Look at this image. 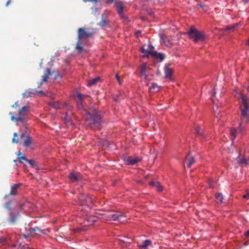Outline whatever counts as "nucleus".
I'll return each instance as SVG.
<instances>
[{
    "mask_svg": "<svg viewBox=\"0 0 249 249\" xmlns=\"http://www.w3.org/2000/svg\"><path fill=\"white\" fill-rule=\"evenodd\" d=\"M243 197L246 199H249V193H247L246 195L243 196Z\"/></svg>",
    "mask_w": 249,
    "mask_h": 249,
    "instance_id": "nucleus-49",
    "label": "nucleus"
},
{
    "mask_svg": "<svg viewBox=\"0 0 249 249\" xmlns=\"http://www.w3.org/2000/svg\"><path fill=\"white\" fill-rule=\"evenodd\" d=\"M245 235L246 236V237H248L249 236V230L247 231L245 233Z\"/></svg>",
    "mask_w": 249,
    "mask_h": 249,
    "instance_id": "nucleus-51",
    "label": "nucleus"
},
{
    "mask_svg": "<svg viewBox=\"0 0 249 249\" xmlns=\"http://www.w3.org/2000/svg\"><path fill=\"white\" fill-rule=\"evenodd\" d=\"M25 136V133H22L20 134V139H22V138H23Z\"/></svg>",
    "mask_w": 249,
    "mask_h": 249,
    "instance_id": "nucleus-53",
    "label": "nucleus"
},
{
    "mask_svg": "<svg viewBox=\"0 0 249 249\" xmlns=\"http://www.w3.org/2000/svg\"><path fill=\"white\" fill-rule=\"evenodd\" d=\"M18 102L17 101L15 103V104L12 106V107L13 108H16L17 107H18Z\"/></svg>",
    "mask_w": 249,
    "mask_h": 249,
    "instance_id": "nucleus-46",
    "label": "nucleus"
},
{
    "mask_svg": "<svg viewBox=\"0 0 249 249\" xmlns=\"http://www.w3.org/2000/svg\"><path fill=\"white\" fill-rule=\"evenodd\" d=\"M150 88L155 91H157L159 90L160 87L156 83H152Z\"/></svg>",
    "mask_w": 249,
    "mask_h": 249,
    "instance_id": "nucleus-34",
    "label": "nucleus"
},
{
    "mask_svg": "<svg viewBox=\"0 0 249 249\" xmlns=\"http://www.w3.org/2000/svg\"><path fill=\"white\" fill-rule=\"evenodd\" d=\"M28 162L33 168H37L38 167L37 163L34 160H29Z\"/></svg>",
    "mask_w": 249,
    "mask_h": 249,
    "instance_id": "nucleus-31",
    "label": "nucleus"
},
{
    "mask_svg": "<svg viewBox=\"0 0 249 249\" xmlns=\"http://www.w3.org/2000/svg\"><path fill=\"white\" fill-rule=\"evenodd\" d=\"M86 124L93 130L99 129L102 123V116L100 112L94 110L89 113L86 118Z\"/></svg>",
    "mask_w": 249,
    "mask_h": 249,
    "instance_id": "nucleus-2",
    "label": "nucleus"
},
{
    "mask_svg": "<svg viewBox=\"0 0 249 249\" xmlns=\"http://www.w3.org/2000/svg\"><path fill=\"white\" fill-rule=\"evenodd\" d=\"M160 182L157 181H151L149 183L150 186L152 187L156 188V187L158 185Z\"/></svg>",
    "mask_w": 249,
    "mask_h": 249,
    "instance_id": "nucleus-41",
    "label": "nucleus"
},
{
    "mask_svg": "<svg viewBox=\"0 0 249 249\" xmlns=\"http://www.w3.org/2000/svg\"><path fill=\"white\" fill-rule=\"evenodd\" d=\"M138 34H140V33H141V31H138Z\"/></svg>",
    "mask_w": 249,
    "mask_h": 249,
    "instance_id": "nucleus-61",
    "label": "nucleus"
},
{
    "mask_svg": "<svg viewBox=\"0 0 249 249\" xmlns=\"http://www.w3.org/2000/svg\"><path fill=\"white\" fill-rule=\"evenodd\" d=\"M236 160L238 163L240 165H245L246 159L244 157H238L236 158Z\"/></svg>",
    "mask_w": 249,
    "mask_h": 249,
    "instance_id": "nucleus-28",
    "label": "nucleus"
},
{
    "mask_svg": "<svg viewBox=\"0 0 249 249\" xmlns=\"http://www.w3.org/2000/svg\"><path fill=\"white\" fill-rule=\"evenodd\" d=\"M138 34H140V33H141V31H138Z\"/></svg>",
    "mask_w": 249,
    "mask_h": 249,
    "instance_id": "nucleus-60",
    "label": "nucleus"
},
{
    "mask_svg": "<svg viewBox=\"0 0 249 249\" xmlns=\"http://www.w3.org/2000/svg\"><path fill=\"white\" fill-rule=\"evenodd\" d=\"M141 160V159L138 157H128L124 159V161L127 165H134Z\"/></svg>",
    "mask_w": 249,
    "mask_h": 249,
    "instance_id": "nucleus-12",
    "label": "nucleus"
},
{
    "mask_svg": "<svg viewBox=\"0 0 249 249\" xmlns=\"http://www.w3.org/2000/svg\"><path fill=\"white\" fill-rule=\"evenodd\" d=\"M29 232L30 234H32L33 233L38 231V233L36 234H47L48 232H49V230L48 229L45 230H41L38 227H36L35 228H30L29 229Z\"/></svg>",
    "mask_w": 249,
    "mask_h": 249,
    "instance_id": "nucleus-15",
    "label": "nucleus"
},
{
    "mask_svg": "<svg viewBox=\"0 0 249 249\" xmlns=\"http://www.w3.org/2000/svg\"><path fill=\"white\" fill-rule=\"evenodd\" d=\"M128 240L129 239L127 238H125L124 240H120V245L122 246H123L124 247H127V245L128 244H129V242L126 240Z\"/></svg>",
    "mask_w": 249,
    "mask_h": 249,
    "instance_id": "nucleus-29",
    "label": "nucleus"
},
{
    "mask_svg": "<svg viewBox=\"0 0 249 249\" xmlns=\"http://www.w3.org/2000/svg\"><path fill=\"white\" fill-rule=\"evenodd\" d=\"M32 92L29 90H25L23 93L22 96L24 98H28L31 96Z\"/></svg>",
    "mask_w": 249,
    "mask_h": 249,
    "instance_id": "nucleus-38",
    "label": "nucleus"
},
{
    "mask_svg": "<svg viewBox=\"0 0 249 249\" xmlns=\"http://www.w3.org/2000/svg\"><path fill=\"white\" fill-rule=\"evenodd\" d=\"M37 93L38 94H42V95L45 94L44 92L42 90H39L37 92Z\"/></svg>",
    "mask_w": 249,
    "mask_h": 249,
    "instance_id": "nucleus-50",
    "label": "nucleus"
},
{
    "mask_svg": "<svg viewBox=\"0 0 249 249\" xmlns=\"http://www.w3.org/2000/svg\"><path fill=\"white\" fill-rule=\"evenodd\" d=\"M80 42H78L76 44L75 49L78 51L80 53H81L83 50V47L80 44Z\"/></svg>",
    "mask_w": 249,
    "mask_h": 249,
    "instance_id": "nucleus-37",
    "label": "nucleus"
},
{
    "mask_svg": "<svg viewBox=\"0 0 249 249\" xmlns=\"http://www.w3.org/2000/svg\"><path fill=\"white\" fill-rule=\"evenodd\" d=\"M117 12L120 17L124 18L123 11L124 10V6L123 2L121 1H117L115 2Z\"/></svg>",
    "mask_w": 249,
    "mask_h": 249,
    "instance_id": "nucleus-14",
    "label": "nucleus"
},
{
    "mask_svg": "<svg viewBox=\"0 0 249 249\" xmlns=\"http://www.w3.org/2000/svg\"><path fill=\"white\" fill-rule=\"evenodd\" d=\"M12 202H8L5 203L4 204V207L5 209H7L8 210L10 211L11 212V205Z\"/></svg>",
    "mask_w": 249,
    "mask_h": 249,
    "instance_id": "nucleus-39",
    "label": "nucleus"
},
{
    "mask_svg": "<svg viewBox=\"0 0 249 249\" xmlns=\"http://www.w3.org/2000/svg\"><path fill=\"white\" fill-rule=\"evenodd\" d=\"M152 56L157 58L160 59V61H162L165 58V55L163 53H158L157 52L156 54L153 55Z\"/></svg>",
    "mask_w": 249,
    "mask_h": 249,
    "instance_id": "nucleus-30",
    "label": "nucleus"
},
{
    "mask_svg": "<svg viewBox=\"0 0 249 249\" xmlns=\"http://www.w3.org/2000/svg\"><path fill=\"white\" fill-rule=\"evenodd\" d=\"M165 77L169 78L172 74V70L170 69L168 66L165 65L164 68Z\"/></svg>",
    "mask_w": 249,
    "mask_h": 249,
    "instance_id": "nucleus-22",
    "label": "nucleus"
},
{
    "mask_svg": "<svg viewBox=\"0 0 249 249\" xmlns=\"http://www.w3.org/2000/svg\"><path fill=\"white\" fill-rule=\"evenodd\" d=\"M17 137H18V134L17 133H14V137L12 139V142L13 143H18V142H19V140L17 138H16Z\"/></svg>",
    "mask_w": 249,
    "mask_h": 249,
    "instance_id": "nucleus-40",
    "label": "nucleus"
},
{
    "mask_svg": "<svg viewBox=\"0 0 249 249\" xmlns=\"http://www.w3.org/2000/svg\"><path fill=\"white\" fill-rule=\"evenodd\" d=\"M19 216L20 214L18 212L14 213L10 212L9 213V218L8 220L9 224L12 225H15L18 221Z\"/></svg>",
    "mask_w": 249,
    "mask_h": 249,
    "instance_id": "nucleus-9",
    "label": "nucleus"
},
{
    "mask_svg": "<svg viewBox=\"0 0 249 249\" xmlns=\"http://www.w3.org/2000/svg\"><path fill=\"white\" fill-rule=\"evenodd\" d=\"M215 198L218 203H222L223 199V196L221 193H218L215 194Z\"/></svg>",
    "mask_w": 249,
    "mask_h": 249,
    "instance_id": "nucleus-27",
    "label": "nucleus"
},
{
    "mask_svg": "<svg viewBox=\"0 0 249 249\" xmlns=\"http://www.w3.org/2000/svg\"><path fill=\"white\" fill-rule=\"evenodd\" d=\"M249 165V159H246L245 166Z\"/></svg>",
    "mask_w": 249,
    "mask_h": 249,
    "instance_id": "nucleus-48",
    "label": "nucleus"
},
{
    "mask_svg": "<svg viewBox=\"0 0 249 249\" xmlns=\"http://www.w3.org/2000/svg\"><path fill=\"white\" fill-rule=\"evenodd\" d=\"M189 37L194 42L204 41L206 39V35L202 31H198L195 26H191L187 33Z\"/></svg>",
    "mask_w": 249,
    "mask_h": 249,
    "instance_id": "nucleus-4",
    "label": "nucleus"
},
{
    "mask_svg": "<svg viewBox=\"0 0 249 249\" xmlns=\"http://www.w3.org/2000/svg\"><path fill=\"white\" fill-rule=\"evenodd\" d=\"M20 153L17 154V155L18 157V159L19 162H20L21 163H23L24 161H26L28 162V160H28L25 156H20Z\"/></svg>",
    "mask_w": 249,
    "mask_h": 249,
    "instance_id": "nucleus-32",
    "label": "nucleus"
},
{
    "mask_svg": "<svg viewBox=\"0 0 249 249\" xmlns=\"http://www.w3.org/2000/svg\"><path fill=\"white\" fill-rule=\"evenodd\" d=\"M98 218L96 216L92 215H86L84 218L83 224L86 226L92 225L97 220Z\"/></svg>",
    "mask_w": 249,
    "mask_h": 249,
    "instance_id": "nucleus-10",
    "label": "nucleus"
},
{
    "mask_svg": "<svg viewBox=\"0 0 249 249\" xmlns=\"http://www.w3.org/2000/svg\"><path fill=\"white\" fill-rule=\"evenodd\" d=\"M247 45L249 46V39H248V40L247 42Z\"/></svg>",
    "mask_w": 249,
    "mask_h": 249,
    "instance_id": "nucleus-55",
    "label": "nucleus"
},
{
    "mask_svg": "<svg viewBox=\"0 0 249 249\" xmlns=\"http://www.w3.org/2000/svg\"><path fill=\"white\" fill-rule=\"evenodd\" d=\"M195 162L196 160L194 157L191 153H189L184 160V165H186L188 168H190Z\"/></svg>",
    "mask_w": 249,
    "mask_h": 249,
    "instance_id": "nucleus-11",
    "label": "nucleus"
},
{
    "mask_svg": "<svg viewBox=\"0 0 249 249\" xmlns=\"http://www.w3.org/2000/svg\"><path fill=\"white\" fill-rule=\"evenodd\" d=\"M199 6H200V7L202 9H204V5H202V4H199Z\"/></svg>",
    "mask_w": 249,
    "mask_h": 249,
    "instance_id": "nucleus-54",
    "label": "nucleus"
},
{
    "mask_svg": "<svg viewBox=\"0 0 249 249\" xmlns=\"http://www.w3.org/2000/svg\"><path fill=\"white\" fill-rule=\"evenodd\" d=\"M31 143H32L31 138L29 136H27L26 137V139L24 140L23 146H26V147H28L30 145Z\"/></svg>",
    "mask_w": 249,
    "mask_h": 249,
    "instance_id": "nucleus-25",
    "label": "nucleus"
},
{
    "mask_svg": "<svg viewBox=\"0 0 249 249\" xmlns=\"http://www.w3.org/2000/svg\"><path fill=\"white\" fill-rule=\"evenodd\" d=\"M215 92L214 91H212V94L213 95H214V94H215Z\"/></svg>",
    "mask_w": 249,
    "mask_h": 249,
    "instance_id": "nucleus-56",
    "label": "nucleus"
},
{
    "mask_svg": "<svg viewBox=\"0 0 249 249\" xmlns=\"http://www.w3.org/2000/svg\"><path fill=\"white\" fill-rule=\"evenodd\" d=\"M83 1L84 2L89 1L92 3H97L98 1V0H83Z\"/></svg>",
    "mask_w": 249,
    "mask_h": 249,
    "instance_id": "nucleus-44",
    "label": "nucleus"
},
{
    "mask_svg": "<svg viewBox=\"0 0 249 249\" xmlns=\"http://www.w3.org/2000/svg\"><path fill=\"white\" fill-rule=\"evenodd\" d=\"M241 25V23L238 22L234 23L232 25H228L226 27L225 30L226 31H234L236 28H237L239 26Z\"/></svg>",
    "mask_w": 249,
    "mask_h": 249,
    "instance_id": "nucleus-24",
    "label": "nucleus"
},
{
    "mask_svg": "<svg viewBox=\"0 0 249 249\" xmlns=\"http://www.w3.org/2000/svg\"><path fill=\"white\" fill-rule=\"evenodd\" d=\"M51 75V70L50 69H47L46 70V73L43 76L42 78V81L38 83L39 86L38 87H40L44 82H46L47 81V80L49 78V76Z\"/></svg>",
    "mask_w": 249,
    "mask_h": 249,
    "instance_id": "nucleus-17",
    "label": "nucleus"
},
{
    "mask_svg": "<svg viewBox=\"0 0 249 249\" xmlns=\"http://www.w3.org/2000/svg\"><path fill=\"white\" fill-rule=\"evenodd\" d=\"M86 96V95H84L81 93H78L77 95H76L75 98L78 104L79 108H83V107L82 105V100Z\"/></svg>",
    "mask_w": 249,
    "mask_h": 249,
    "instance_id": "nucleus-16",
    "label": "nucleus"
},
{
    "mask_svg": "<svg viewBox=\"0 0 249 249\" xmlns=\"http://www.w3.org/2000/svg\"><path fill=\"white\" fill-rule=\"evenodd\" d=\"M50 105L52 107H53L58 109L60 108V103H57L55 102H53L50 104Z\"/></svg>",
    "mask_w": 249,
    "mask_h": 249,
    "instance_id": "nucleus-35",
    "label": "nucleus"
},
{
    "mask_svg": "<svg viewBox=\"0 0 249 249\" xmlns=\"http://www.w3.org/2000/svg\"><path fill=\"white\" fill-rule=\"evenodd\" d=\"M14 162L15 163H17V160H14Z\"/></svg>",
    "mask_w": 249,
    "mask_h": 249,
    "instance_id": "nucleus-58",
    "label": "nucleus"
},
{
    "mask_svg": "<svg viewBox=\"0 0 249 249\" xmlns=\"http://www.w3.org/2000/svg\"><path fill=\"white\" fill-rule=\"evenodd\" d=\"M29 235H24V236L25 237V238H27L28 237Z\"/></svg>",
    "mask_w": 249,
    "mask_h": 249,
    "instance_id": "nucleus-57",
    "label": "nucleus"
},
{
    "mask_svg": "<svg viewBox=\"0 0 249 249\" xmlns=\"http://www.w3.org/2000/svg\"><path fill=\"white\" fill-rule=\"evenodd\" d=\"M142 52L143 53V57H149V55H155L157 54V52H151L148 50V49L145 50L144 49V47H143L142 48Z\"/></svg>",
    "mask_w": 249,
    "mask_h": 249,
    "instance_id": "nucleus-20",
    "label": "nucleus"
},
{
    "mask_svg": "<svg viewBox=\"0 0 249 249\" xmlns=\"http://www.w3.org/2000/svg\"><path fill=\"white\" fill-rule=\"evenodd\" d=\"M142 52L143 53V57H149V55H155L157 54V52H151L148 50V49L145 50L144 49V47H143L142 48Z\"/></svg>",
    "mask_w": 249,
    "mask_h": 249,
    "instance_id": "nucleus-19",
    "label": "nucleus"
},
{
    "mask_svg": "<svg viewBox=\"0 0 249 249\" xmlns=\"http://www.w3.org/2000/svg\"><path fill=\"white\" fill-rule=\"evenodd\" d=\"M109 21L106 18H103L98 23V25L100 27H104L108 25Z\"/></svg>",
    "mask_w": 249,
    "mask_h": 249,
    "instance_id": "nucleus-26",
    "label": "nucleus"
},
{
    "mask_svg": "<svg viewBox=\"0 0 249 249\" xmlns=\"http://www.w3.org/2000/svg\"><path fill=\"white\" fill-rule=\"evenodd\" d=\"M166 46H169V45H170V43H169V44H166Z\"/></svg>",
    "mask_w": 249,
    "mask_h": 249,
    "instance_id": "nucleus-59",
    "label": "nucleus"
},
{
    "mask_svg": "<svg viewBox=\"0 0 249 249\" xmlns=\"http://www.w3.org/2000/svg\"><path fill=\"white\" fill-rule=\"evenodd\" d=\"M21 185V183L15 184L11 187V191L9 193V195L15 196L17 193L18 188Z\"/></svg>",
    "mask_w": 249,
    "mask_h": 249,
    "instance_id": "nucleus-21",
    "label": "nucleus"
},
{
    "mask_svg": "<svg viewBox=\"0 0 249 249\" xmlns=\"http://www.w3.org/2000/svg\"><path fill=\"white\" fill-rule=\"evenodd\" d=\"M202 132L203 130L200 126H197L196 127L195 133L197 135H202Z\"/></svg>",
    "mask_w": 249,
    "mask_h": 249,
    "instance_id": "nucleus-33",
    "label": "nucleus"
},
{
    "mask_svg": "<svg viewBox=\"0 0 249 249\" xmlns=\"http://www.w3.org/2000/svg\"><path fill=\"white\" fill-rule=\"evenodd\" d=\"M114 2V0H107L106 3L107 4L112 3Z\"/></svg>",
    "mask_w": 249,
    "mask_h": 249,
    "instance_id": "nucleus-47",
    "label": "nucleus"
},
{
    "mask_svg": "<svg viewBox=\"0 0 249 249\" xmlns=\"http://www.w3.org/2000/svg\"><path fill=\"white\" fill-rule=\"evenodd\" d=\"M12 0H9L6 3V6H8L11 3Z\"/></svg>",
    "mask_w": 249,
    "mask_h": 249,
    "instance_id": "nucleus-52",
    "label": "nucleus"
},
{
    "mask_svg": "<svg viewBox=\"0 0 249 249\" xmlns=\"http://www.w3.org/2000/svg\"><path fill=\"white\" fill-rule=\"evenodd\" d=\"M237 98L240 100L241 122L239 128L242 134L245 132V124L249 122V98L242 92L239 93Z\"/></svg>",
    "mask_w": 249,
    "mask_h": 249,
    "instance_id": "nucleus-1",
    "label": "nucleus"
},
{
    "mask_svg": "<svg viewBox=\"0 0 249 249\" xmlns=\"http://www.w3.org/2000/svg\"><path fill=\"white\" fill-rule=\"evenodd\" d=\"M116 79L117 80L118 82L119 83V84H121V79L118 74H117L116 75Z\"/></svg>",
    "mask_w": 249,
    "mask_h": 249,
    "instance_id": "nucleus-45",
    "label": "nucleus"
},
{
    "mask_svg": "<svg viewBox=\"0 0 249 249\" xmlns=\"http://www.w3.org/2000/svg\"><path fill=\"white\" fill-rule=\"evenodd\" d=\"M100 81V77H96L94 79H90L88 81V86L90 87L92 86L96 85L97 84V83Z\"/></svg>",
    "mask_w": 249,
    "mask_h": 249,
    "instance_id": "nucleus-23",
    "label": "nucleus"
},
{
    "mask_svg": "<svg viewBox=\"0 0 249 249\" xmlns=\"http://www.w3.org/2000/svg\"><path fill=\"white\" fill-rule=\"evenodd\" d=\"M107 219L108 220H118L121 222L126 221L125 216L121 212L112 213H109L107 217Z\"/></svg>",
    "mask_w": 249,
    "mask_h": 249,
    "instance_id": "nucleus-6",
    "label": "nucleus"
},
{
    "mask_svg": "<svg viewBox=\"0 0 249 249\" xmlns=\"http://www.w3.org/2000/svg\"><path fill=\"white\" fill-rule=\"evenodd\" d=\"M71 181L74 182L81 179V175L79 173H71L69 175Z\"/></svg>",
    "mask_w": 249,
    "mask_h": 249,
    "instance_id": "nucleus-18",
    "label": "nucleus"
},
{
    "mask_svg": "<svg viewBox=\"0 0 249 249\" xmlns=\"http://www.w3.org/2000/svg\"><path fill=\"white\" fill-rule=\"evenodd\" d=\"M94 34L93 32L87 31L83 28H80L78 30L77 39L78 42H81L86 38L92 36Z\"/></svg>",
    "mask_w": 249,
    "mask_h": 249,
    "instance_id": "nucleus-5",
    "label": "nucleus"
},
{
    "mask_svg": "<svg viewBox=\"0 0 249 249\" xmlns=\"http://www.w3.org/2000/svg\"><path fill=\"white\" fill-rule=\"evenodd\" d=\"M29 110V107L24 106L18 110V113L15 114L14 113L10 112L9 115L11 117L12 121L17 123L20 122L24 123L25 121V116L27 115Z\"/></svg>",
    "mask_w": 249,
    "mask_h": 249,
    "instance_id": "nucleus-3",
    "label": "nucleus"
},
{
    "mask_svg": "<svg viewBox=\"0 0 249 249\" xmlns=\"http://www.w3.org/2000/svg\"><path fill=\"white\" fill-rule=\"evenodd\" d=\"M150 69L147 67L145 63H143L140 67V76L143 80L147 79Z\"/></svg>",
    "mask_w": 249,
    "mask_h": 249,
    "instance_id": "nucleus-8",
    "label": "nucleus"
},
{
    "mask_svg": "<svg viewBox=\"0 0 249 249\" xmlns=\"http://www.w3.org/2000/svg\"><path fill=\"white\" fill-rule=\"evenodd\" d=\"M147 49L148 51L153 52H156V51L154 50V47L151 44H149L147 46Z\"/></svg>",
    "mask_w": 249,
    "mask_h": 249,
    "instance_id": "nucleus-43",
    "label": "nucleus"
},
{
    "mask_svg": "<svg viewBox=\"0 0 249 249\" xmlns=\"http://www.w3.org/2000/svg\"><path fill=\"white\" fill-rule=\"evenodd\" d=\"M79 202L81 205H86L91 207L92 206L93 200L89 196L81 195L79 197Z\"/></svg>",
    "mask_w": 249,
    "mask_h": 249,
    "instance_id": "nucleus-7",
    "label": "nucleus"
},
{
    "mask_svg": "<svg viewBox=\"0 0 249 249\" xmlns=\"http://www.w3.org/2000/svg\"><path fill=\"white\" fill-rule=\"evenodd\" d=\"M152 245V241L150 239H146L142 243H137V247L140 249H148V247Z\"/></svg>",
    "mask_w": 249,
    "mask_h": 249,
    "instance_id": "nucleus-13",
    "label": "nucleus"
},
{
    "mask_svg": "<svg viewBox=\"0 0 249 249\" xmlns=\"http://www.w3.org/2000/svg\"><path fill=\"white\" fill-rule=\"evenodd\" d=\"M156 190L158 192H161L163 190V187L159 183L158 185L156 187Z\"/></svg>",
    "mask_w": 249,
    "mask_h": 249,
    "instance_id": "nucleus-42",
    "label": "nucleus"
},
{
    "mask_svg": "<svg viewBox=\"0 0 249 249\" xmlns=\"http://www.w3.org/2000/svg\"><path fill=\"white\" fill-rule=\"evenodd\" d=\"M237 131L235 128H231L230 130V134L233 137V139H235L236 136Z\"/></svg>",
    "mask_w": 249,
    "mask_h": 249,
    "instance_id": "nucleus-36",
    "label": "nucleus"
}]
</instances>
